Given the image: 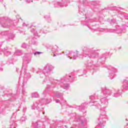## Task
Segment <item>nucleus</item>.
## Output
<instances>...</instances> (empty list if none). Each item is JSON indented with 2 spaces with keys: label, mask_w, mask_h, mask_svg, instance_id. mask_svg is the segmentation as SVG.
<instances>
[{
  "label": "nucleus",
  "mask_w": 128,
  "mask_h": 128,
  "mask_svg": "<svg viewBox=\"0 0 128 128\" xmlns=\"http://www.w3.org/2000/svg\"><path fill=\"white\" fill-rule=\"evenodd\" d=\"M52 98L42 99L39 102H34L32 106V109L36 110V108L38 112H42V110H44V104H50V102H52Z\"/></svg>",
  "instance_id": "nucleus-5"
},
{
  "label": "nucleus",
  "mask_w": 128,
  "mask_h": 128,
  "mask_svg": "<svg viewBox=\"0 0 128 128\" xmlns=\"http://www.w3.org/2000/svg\"><path fill=\"white\" fill-rule=\"evenodd\" d=\"M98 52L100 50H94V48H90V46H84L82 48V56L85 58H93L96 60L98 58V60L104 64L106 58L108 56V53H105L98 56Z\"/></svg>",
  "instance_id": "nucleus-3"
},
{
  "label": "nucleus",
  "mask_w": 128,
  "mask_h": 128,
  "mask_svg": "<svg viewBox=\"0 0 128 128\" xmlns=\"http://www.w3.org/2000/svg\"><path fill=\"white\" fill-rule=\"evenodd\" d=\"M16 124L14 122L12 121V117L10 122V128H16Z\"/></svg>",
  "instance_id": "nucleus-26"
},
{
  "label": "nucleus",
  "mask_w": 128,
  "mask_h": 128,
  "mask_svg": "<svg viewBox=\"0 0 128 128\" xmlns=\"http://www.w3.org/2000/svg\"><path fill=\"white\" fill-rule=\"evenodd\" d=\"M32 98H39L40 95H38V92H33L32 94Z\"/></svg>",
  "instance_id": "nucleus-32"
},
{
  "label": "nucleus",
  "mask_w": 128,
  "mask_h": 128,
  "mask_svg": "<svg viewBox=\"0 0 128 128\" xmlns=\"http://www.w3.org/2000/svg\"><path fill=\"white\" fill-rule=\"evenodd\" d=\"M26 0V2H32V0Z\"/></svg>",
  "instance_id": "nucleus-43"
},
{
  "label": "nucleus",
  "mask_w": 128,
  "mask_h": 128,
  "mask_svg": "<svg viewBox=\"0 0 128 128\" xmlns=\"http://www.w3.org/2000/svg\"><path fill=\"white\" fill-rule=\"evenodd\" d=\"M0 36L1 38H4V36H8V38L10 40H14V38L16 36V34L10 31H0Z\"/></svg>",
  "instance_id": "nucleus-11"
},
{
  "label": "nucleus",
  "mask_w": 128,
  "mask_h": 128,
  "mask_svg": "<svg viewBox=\"0 0 128 128\" xmlns=\"http://www.w3.org/2000/svg\"><path fill=\"white\" fill-rule=\"evenodd\" d=\"M102 90H103V96L106 98H108L109 96L112 94V90H110L105 88H102Z\"/></svg>",
  "instance_id": "nucleus-17"
},
{
  "label": "nucleus",
  "mask_w": 128,
  "mask_h": 128,
  "mask_svg": "<svg viewBox=\"0 0 128 128\" xmlns=\"http://www.w3.org/2000/svg\"><path fill=\"white\" fill-rule=\"evenodd\" d=\"M93 104H91L92 106H94L95 108L100 110V112L102 114H100V116L98 118L99 124L97 125L95 128H104L106 122V106L108 104V100L105 96H102L99 101L92 102Z\"/></svg>",
  "instance_id": "nucleus-2"
},
{
  "label": "nucleus",
  "mask_w": 128,
  "mask_h": 128,
  "mask_svg": "<svg viewBox=\"0 0 128 128\" xmlns=\"http://www.w3.org/2000/svg\"><path fill=\"white\" fill-rule=\"evenodd\" d=\"M56 54L54 53V55H53V56H56Z\"/></svg>",
  "instance_id": "nucleus-49"
},
{
  "label": "nucleus",
  "mask_w": 128,
  "mask_h": 128,
  "mask_svg": "<svg viewBox=\"0 0 128 128\" xmlns=\"http://www.w3.org/2000/svg\"><path fill=\"white\" fill-rule=\"evenodd\" d=\"M86 103H84L83 104H81V108H82V110H84V108H86Z\"/></svg>",
  "instance_id": "nucleus-33"
},
{
  "label": "nucleus",
  "mask_w": 128,
  "mask_h": 128,
  "mask_svg": "<svg viewBox=\"0 0 128 128\" xmlns=\"http://www.w3.org/2000/svg\"><path fill=\"white\" fill-rule=\"evenodd\" d=\"M2 70H4V68H2V67H0V72H2Z\"/></svg>",
  "instance_id": "nucleus-45"
},
{
  "label": "nucleus",
  "mask_w": 128,
  "mask_h": 128,
  "mask_svg": "<svg viewBox=\"0 0 128 128\" xmlns=\"http://www.w3.org/2000/svg\"><path fill=\"white\" fill-rule=\"evenodd\" d=\"M21 48H30V45L26 43H23L21 45Z\"/></svg>",
  "instance_id": "nucleus-28"
},
{
  "label": "nucleus",
  "mask_w": 128,
  "mask_h": 128,
  "mask_svg": "<svg viewBox=\"0 0 128 128\" xmlns=\"http://www.w3.org/2000/svg\"><path fill=\"white\" fill-rule=\"evenodd\" d=\"M46 122H48V124H50V119H48V118H46Z\"/></svg>",
  "instance_id": "nucleus-42"
},
{
  "label": "nucleus",
  "mask_w": 128,
  "mask_h": 128,
  "mask_svg": "<svg viewBox=\"0 0 128 128\" xmlns=\"http://www.w3.org/2000/svg\"><path fill=\"white\" fill-rule=\"evenodd\" d=\"M26 107L24 106V108L22 109V112H26Z\"/></svg>",
  "instance_id": "nucleus-41"
},
{
  "label": "nucleus",
  "mask_w": 128,
  "mask_h": 128,
  "mask_svg": "<svg viewBox=\"0 0 128 128\" xmlns=\"http://www.w3.org/2000/svg\"><path fill=\"white\" fill-rule=\"evenodd\" d=\"M22 94H23L24 96H26V90H24V89H23L22 90Z\"/></svg>",
  "instance_id": "nucleus-39"
},
{
  "label": "nucleus",
  "mask_w": 128,
  "mask_h": 128,
  "mask_svg": "<svg viewBox=\"0 0 128 128\" xmlns=\"http://www.w3.org/2000/svg\"><path fill=\"white\" fill-rule=\"evenodd\" d=\"M8 50V47L4 48V50L0 48V54H2V52L4 54V56H6L10 55V52Z\"/></svg>",
  "instance_id": "nucleus-19"
},
{
  "label": "nucleus",
  "mask_w": 128,
  "mask_h": 128,
  "mask_svg": "<svg viewBox=\"0 0 128 128\" xmlns=\"http://www.w3.org/2000/svg\"><path fill=\"white\" fill-rule=\"evenodd\" d=\"M76 72H72L68 75H66V77L62 78L60 80L46 77L44 80V82L47 84V88L48 90H52L58 84H59L61 88L68 90L70 88L68 82H74V80L76 78Z\"/></svg>",
  "instance_id": "nucleus-1"
},
{
  "label": "nucleus",
  "mask_w": 128,
  "mask_h": 128,
  "mask_svg": "<svg viewBox=\"0 0 128 128\" xmlns=\"http://www.w3.org/2000/svg\"><path fill=\"white\" fill-rule=\"evenodd\" d=\"M116 20L112 19V20H111V22H110L111 24H116Z\"/></svg>",
  "instance_id": "nucleus-37"
},
{
  "label": "nucleus",
  "mask_w": 128,
  "mask_h": 128,
  "mask_svg": "<svg viewBox=\"0 0 128 128\" xmlns=\"http://www.w3.org/2000/svg\"><path fill=\"white\" fill-rule=\"evenodd\" d=\"M100 32H117V34H122V29L116 30L114 29L101 28Z\"/></svg>",
  "instance_id": "nucleus-14"
},
{
  "label": "nucleus",
  "mask_w": 128,
  "mask_h": 128,
  "mask_svg": "<svg viewBox=\"0 0 128 128\" xmlns=\"http://www.w3.org/2000/svg\"><path fill=\"white\" fill-rule=\"evenodd\" d=\"M20 34H24V32L22 31H20Z\"/></svg>",
  "instance_id": "nucleus-46"
},
{
  "label": "nucleus",
  "mask_w": 128,
  "mask_h": 128,
  "mask_svg": "<svg viewBox=\"0 0 128 128\" xmlns=\"http://www.w3.org/2000/svg\"><path fill=\"white\" fill-rule=\"evenodd\" d=\"M48 89H46L43 92V94H44V96H46L48 94Z\"/></svg>",
  "instance_id": "nucleus-38"
},
{
  "label": "nucleus",
  "mask_w": 128,
  "mask_h": 128,
  "mask_svg": "<svg viewBox=\"0 0 128 128\" xmlns=\"http://www.w3.org/2000/svg\"><path fill=\"white\" fill-rule=\"evenodd\" d=\"M42 54V52H34V56H39V54Z\"/></svg>",
  "instance_id": "nucleus-34"
},
{
  "label": "nucleus",
  "mask_w": 128,
  "mask_h": 128,
  "mask_svg": "<svg viewBox=\"0 0 128 128\" xmlns=\"http://www.w3.org/2000/svg\"><path fill=\"white\" fill-rule=\"evenodd\" d=\"M83 4L84 6H91V8L92 9V6H98L100 4V2L92 1L91 2H88L86 0H84L83 1Z\"/></svg>",
  "instance_id": "nucleus-16"
},
{
  "label": "nucleus",
  "mask_w": 128,
  "mask_h": 128,
  "mask_svg": "<svg viewBox=\"0 0 128 128\" xmlns=\"http://www.w3.org/2000/svg\"><path fill=\"white\" fill-rule=\"evenodd\" d=\"M58 46H54V47L53 48H52V53L53 54L55 53L56 54H57V56H58V54H60L56 53L58 52Z\"/></svg>",
  "instance_id": "nucleus-23"
},
{
  "label": "nucleus",
  "mask_w": 128,
  "mask_h": 128,
  "mask_svg": "<svg viewBox=\"0 0 128 128\" xmlns=\"http://www.w3.org/2000/svg\"><path fill=\"white\" fill-rule=\"evenodd\" d=\"M79 13L80 14V16H82V18H84L85 20H86V22H87L86 26H88L89 28H92L90 27V22H100V18L99 20H96L88 18V15L86 14V10L84 9H80L79 10Z\"/></svg>",
  "instance_id": "nucleus-7"
},
{
  "label": "nucleus",
  "mask_w": 128,
  "mask_h": 128,
  "mask_svg": "<svg viewBox=\"0 0 128 128\" xmlns=\"http://www.w3.org/2000/svg\"><path fill=\"white\" fill-rule=\"evenodd\" d=\"M98 98V96L96 95H92L90 96V99L91 100V101L90 102V104H94V103L92 102H98V101H94V100H96Z\"/></svg>",
  "instance_id": "nucleus-25"
},
{
  "label": "nucleus",
  "mask_w": 128,
  "mask_h": 128,
  "mask_svg": "<svg viewBox=\"0 0 128 128\" xmlns=\"http://www.w3.org/2000/svg\"><path fill=\"white\" fill-rule=\"evenodd\" d=\"M14 56H22V50H16L14 54Z\"/></svg>",
  "instance_id": "nucleus-29"
},
{
  "label": "nucleus",
  "mask_w": 128,
  "mask_h": 128,
  "mask_svg": "<svg viewBox=\"0 0 128 128\" xmlns=\"http://www.w3.org/2000/svg\"><path fill=\"white\" fill-rule=\"evenodd\" d=\"M31 32H32V34H34V36H38V31L34 30V28H33L31 30Z\"/></svg>",
  "instance_id": "nucleus-31"
},
{
  "label": "nucleus",
  "mask_w": 128,
  "mask_h": 128,
  "mask_svg": "<svg viewBox=\"0 0 128 128\" xmlns=\"http://www.w3.org/2000/svg\"><path fill=\"white\" fill-rule=\"evenodd\" d=\"M43 114H44V112H43Z\"/></svg>",
  "instance_id": "nucleus-52"
},
{
  "label": "nucleus",
  "mask_w": 128,
  "mask_h": 128,
  "mask_svg": "<svg viewBox=\"0 0 128 128\" xmlns=\"http://www.w3.org/2000/svg\"><path fill=\"white\" fill-rule=\"evenodd\" d=\"M75 122H79L80 124L82 126H84L86 124V119L82 116L76 115L74 116Z\"/></svg>",
  "instance_id": "nucleus-10"
},
{
  "label": "nucleus",
  "mask_w": 128,
  "mask_h": 128,
  "mask_svg": "<svg viewBox=\"0 0 128 128\" xmlns=\"http://www.w3.org/2000/svg\"><path fill=\"white\" fill-rule=\"evenodd\" d=\"M87 68H90V70H93V74L96 72V66H100V64H98V61L96 62H93L92 61H89L87 64Z\"/></svg>",
  "instance_id": "nucleus-13"
},
{
  "label": "nucleus",
  "mask_w": 128,
  "mask_h": 128,
  "mask_svg": "<svg viewBox=\"0 0 128 128\" xmlns=\"http://www.w3.org/2000/svg\"><path fill=\"white\" fill-rule=\"evenodd\" d=\"M54 96L58 98H62V96H64V94L60 93L58 91L54 92Z\"/></svg>",
  "instance_id": "nucleus-21"
},
{
  "label": "nucleus",
  "mask_w": 128,
  "mask_h": 128,
  "mask_svg": "<svg viewBox=\"0 0 128 128\" xmlns=\"http://www.w3.org/2000/svg\"><path fill=\"white\" fill-rule=\"evenodd\" d=\"M121 94L122 93L119 90H112V96H114V98H118Z\"/></svg>",
  "instance_id": "nucleus-20"
},
{
  "label": "nucleus",
  "mask_w": 128,
  "mask_h": 128,
  "mask_svg": "<svg viewBox=\"0 0 128 128\" xmlns=\"http://www.w3.org/2000/svg\"><path fill=\"white\" fill-rule=\"evenodd\" d=\"M43 32V34H46V32Z\"/></svg>",
  "instance_id": "nucleus-48"
},
{
  "label": "nucleus",
  "mask_w": 128,
  "mask_h": 128,
  "mask_svg": "<svg viewBox=\"0 0 128 128\" xmlns=\"http://www.w3.org/2000/svg\"><path fill=\"white\" fill-rule=\"evenodd\" d=\"M19 16H18V15H17V16H16V18L18 20Z\"/></svg>",
  "instance_id": "nucleus-47"
},
{
  "label": "nucleus",
  "mask_w": 128,
  "mask_h": 128,
  "mask_svg": "<svg viewBox=\"0 0 128 128\" xmlns=\"http://www.w3.org/2000/svg\"><path fill=\"white\" fill-rule=\"evenodd\" d=\"M122 88L125 90H128V80H123Z\"/></svg>",
  "instance_id": "nucleus-22"
},
{
  "label": "nucleus",
  "mask_w": 128,
  "mask_h": 128,
  "mask_svg": "<svg viewBox=\"0 0 128 128\" xmlns=\"http://www.w3.org/2000/svg\"><path fill=\"white\" fill-rule=\"evenodd\" d=\"M86 74V70H78L77 72V74L80 76Z\"/></svg>",
  "instance_id": "nucleus-24"
},
{
  "label": "nucleus",
  "mask_w": 128,
  "mask_h": 128,
  "mask_svg": "<svg viewBox=\"0 0 128 128\" xmlns=\"http://www.w3.org/2000/svg\"><path fill=\"white\" fill-rule=\"evenodd\" d=\"M126 120H128V119H126Z\"/></svg>",
  "instance_id": "nucleus-53"
},
{
  "label": "nucleus",
  "mask_w": 128,
  "mask_h": 128,
  "mask_svg": "<svg viewBox=\"0 0 128 128\" xmlns=\"http://www.w3.org/2000/svg\"><path fill=\"white\" fill-rule=\"evenodd\" d=\"M44 18L46 20H48V22H52V19L50 18V15H46Z\"/></svg>",
  "instance_id": "nucleus-30"
},
{
  "label": "nucleus",
  "mask_w": 128,
  "mask_h": 128,
  "mask_svg": "<svg viewBox=\"0 0 128 128\" xmlns=\"http://www.w3.org/2000/svg\"><path fill=\"white\" fill-rule=\"evenodd\" d=\"M4 0H0V2H2Z\"/></svg>",
  "instance_id": "nucleus-50"
},
{
  "label": "nucleus",
  "mask_w": 128,
  "mask_h": 128,
  "mask_svg": "<svg viewBox=\"0 0 128 128\" xmlns=\"http://www.w3.org/2000/svg\"><path fill=\"white\" fill-rule=\"evenodd\" d=\"M31 70L32 72H34V70H36V69L34 68H32Z\"/></svg>",
  "instance_id": "nucleus-44"
},
{
  "label": "nucleus",
  "mask_w": 128,
  "mask_h": 128,
  "mask_svg": "<svg viewBox=\"0 0 128 128\" xmlns=\"http://www.w3.org/2000/svg\"><path fill=\"white\" fill-rule=\"evenodd\" d=\"M31 128H46V125L42 122H34L32 123Z\"/></svg>",
  "instance_id": "nucleus-15"
},
{
  "label": "nucleus",
  "mask_w": 128,
  "mask_h": 128,
  "mask_svg": "<svg viewBox=\"0 0 128 128\" xmlns=\"http://www.w3.org/2000/svg\"><path fill=\"white\" fill-rule=\"evenodd\" d=\"M62 2H56L54 4V8H64V6H68V4L64 2V0H62Z\"/></svg>",
  "instance_id": "nucleus-18"
},
{
  "label": "nucleus",
  "mask_w": 128,
  "mask_h": 128,
  "mask_svg": "<svg viewBox=\"0 0 128 128\" xmlns=\"http://www.w3.org/2000/svg\"><path fill=\"white\" fill-rule=\"evenodd\" d=\"M126 126H128V123H126Z\"/></svg>",
  "instance_id": "nucleus-51"
},
{
  "label": "nucleus",
  "mask_w": 128,
  "mask_h": 128,
  "mask_svg": "<svg viewBox=\"0 0 128 128\" xmlns=\"http://www.w3.org/2000/svg\"><path fill=\"white\" fill-rule=\"evenodd\" d=\"M23 26H28V28H32V25L31 26H29L28 24H26V23H23L22 24Z\"/></svg>",
  "instance_id": "nucleus-36"
},
{
  "label": "nucleus",
  "mask_w": 128,
  "mask_h": 128,
  "mask_svg": "<svg viewBox=\"0 0 128 128\" xmlns=\"http://www.w3.org/2000/svg\"><path fill=\"white\" fill-rule=\"evenodd\" d=\"M32 44H34L35 46L38 45V42L36 41H32Z\"/></svg>",
  "instance_id": "nucleus-40"
},
{
  "label": "nucleus",
  "mask_w": 128,
  "mask_h": 128,
  "mask_svg": "<svg viewBox=\"0 0 128 128\" xmlns=\"http://www.w3.org/2000/svg\"><path fill=\"white\" fill-rule=\"evenodd\" d=\"M107 68L108 70V76L111 80H112V78H114V76H116V69L112 66H108L107 67Z\"/></svg>",
  "instance_id": "nucleus-12"
},
{
  "label": "nucleus",
  "mask_w": 128,
  "mask_h": 128,
  "mask_svg": "<svg viewBox=\"0 0 128 128\" xmlns=\"http://www.w3.org/2000/svg\"><path fill=\"white\" fill-rule=\"evenodd\" d=\"M12 21L8 19L7 18H0V24L2 28H10Z\"/></svg>",
  "instance_id": "nucleus-9"
},
{
  "label": "nucleus",
  "mask_w": 128,
  "mask_h": 128,
  "mask_svg": "<svg viewBox=\"0 0 128 128\" xmlns=\"http://www.w3.org/2000/svg\"><path fill=\"white\" fill-rule=\"evenodd\" d=\"M32 53H27L25 54L23 58V64L22 68L21 74H20V78H22V76H24V80L22 82V88L24 87V86L26 84L28 80L30 78V74L26 72L28 68V64L32 62Z\"/></svg>",
  "instance_id": "nucleus-4"
},
{
  "label": "nucleus",
  "mask_w": 128,
  "mask_h": 128,
  "mask_svg": "<svg viewBox=\"0 0 128 128\" xmlns=\"http://www.w3.org/2000/svg\"><path fill=\"white\" fill-rule=\"evenodd\" d=\"M55 102H56V104H58V102H60V104H61L62 106H64V104H66V100H63L62 102H60V100H58V99H56V100H55Z\"/></svg>",
  "instance_id": "nucleus-27"
},
{
  "label": "nucleus",
  "mask_w": 128,
  "mask_h": 128,
  "mask_svg": "<svg viewBox=\"0 0 128 128\" xmlns=\"http://www.w3.org/2000/svg\"><path fill=\"white\" fill-rule=\"evenodd\" d=\"M54 68V66L52 64H47L44 66L43 70L40 68H38L36 71V73H37L38 74H39L40 78H42L46 74H50V72H52Z\"/></svg>",
  "instance_id": "nucleus-6"
},
{
  "label": "nucleus",
  "mask_w": 128,
  "mask_h": 128,
  "mask_svg": "<svg viewBox=\"0 0 128 128\" xmlns=\"http://www.w3.org/2000/svg\"><path fill=\"white\" fill-rule=\"evenodd\" d=\"M26 117H22L20 118V121L23 122H26Z\"/></svg>",
  "instance_id": "nucleus-35"
},
{
  "label": "nucleus",
  "mask_w": 128,
  "mask_h": 128,
  "mask_svg": "<svg viewBox=\"0 0 128 128\" xmlns=\"http://www.w3.org/2000/svg\"><path fill=\"white\" fill-rule=\"evenodd\" d=\"M64 54L70 58V60H76L78 58H80L82 56L80 54V52L76 50V52L66 50Z\"/></svg>",
  "instance_id": "nucleus-8"
}]
</instances>
